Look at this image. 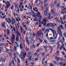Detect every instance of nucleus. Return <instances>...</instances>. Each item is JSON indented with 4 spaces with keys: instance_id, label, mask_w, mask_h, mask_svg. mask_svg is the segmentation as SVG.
<instances>
[{
    "instance_id": "9b49d317",
    "label": "nucleus",
    "mask_w": 66,
    "mask_h": 66,
    "mask_svg": "<svg viewBox=\"0 0 66 66\" xmlns=\"http://www.w3.org/2000/svg\"><path fill=\"white\" fill-rule=\"evenodd\" d=\"M38 55H39V54L36 52L34 54V56H36L37 57V59H39V56L38 57Z\"/></svg>"
},
{
    "instance_id": "20e7f679",
    "label": "nucleus",
    "mask_w": 66,
    "mask_h": 66,
    "mask_svg": "<svg viewBox=\"0 0 66 66\" xmlns=\"http://www.w3.org/2000/svg\"><path fill=\"white\" fill-rule=\"evenodd\" d=\"M47 31V32L46 33ZM49 32V30L48 29H46L44 31V34H46V37H48V33Z\"/></svg>"
},
{
    "instance_id": "aec40b11",
    "label": "nucleus",
    "mask_w": 66,
    "mask_h": 66,
    "mask_svg": "<svg viewBox=\"0 0 66 66\" xmlns=\"http://www.w3.org/2000/svg\"><path fill=\"white\" fill-rule=\"evenodd\" d=\"M20 28L21 29V33H22V31H23V28H22V27L21 26L20 27Z\"/></svg>"
},
{
    "instance_id": "f257e3e1",
    "label": "nucleus",
    "mask_w": 66,
    "mask_h": 66,
    "mask_svg": "<svg viewBox=\"0 0 66 66\" xmlns=\"http://www.w3.org/2000/svg\"><path fill=\"white\" fill-rule=\"evenodd\" d=\"M58 32L59 33V34H60L61 35V37H62V36H63V34L62 33V31H61V30L60 29V28L62 30H64V27H63V25H60L59 26H58Z\"/></svg>"
},
{
    "instance_id": "5fc2aeb1",
    "label": "nucleus",
    "mask_w": 66,
    "mask_h": 66,
    "mask_svg": "<svg viewBox=\"0 0 66 66\" xmlns=\"http://www.w3.org/2000/svg\"><path fill=\"white\" fill-rule=\"evenodd\" d=\"M4 43H3L2 44H0V46H4Z\"/></svg>"
},
{
    "instance_id": "3c124183",
    "label": "nucleus",
    "mask_w": 66,
    "mask_h": 66,
    "mask_svg": "<svg viewBox=\"0 0 66 66\" xmlns=\"http://www.w3.org/2000/svg\"><path fill=\"white\" fill-rule=\"evenodd\" d=\"M33 37L34 38V37H35V34H33Z\"/></svg>"
},
{
    "instance_id": "b1692460",
    "label": "nucleus",
    "mask_w": 66,
    "mask_h": 66,
    "mask_svg": "<svg viewBox=\"0 0 66 66\" xmlns=\"http://www.w3.org/2000/svg\"><path fill=\"white\" fill-rule=\"evenodd\" d=\"M57 6L58 7H60V3H58L57 5Z\"/></svg>"
},
{
    "instance_id": "cd10ccee",
    "label": "nucleus",
    "mask_w": 66,
    "mask_h": 66,
    "mask_svg": "<svg viewBox=\"0 0 66 66\" xmlns=\"http://www.w3.org/2000/svg\"><path fill=\"white\" fill-rule=\"evenodd\" d=\"M57 34H58V33H57L56 34H56H55V35H56V36L55 37H54V38H55V39L57 38Z\"/></svg>"
},
{
    "instance_id": "58836bf2",
    "label": "nucleus",
    "mask_w": 66,
    "mask_h": 66,
    "mask_svg": "<svg viewBox=\"0 0 66 66\" xmlns=\"http://www.w3.org/2000/svg\"><path fill=\"white\" fill-rule=\"evenodd\" d=\"M25 61H26V64L28 63V60L27 59H26L25 60Z\"/></svg>"
},
{
    "instance_id": "0e129e2a",
    "label": "nucleus",
    "mask_w": 66,
    "mask_h": 66,
    "mask_svg": "<svg viewBox=\"0 0 66 66\" xmlns=\"http://www.w3.org/2000/svg\"><path fill=\"white\" fill-rule=\"evenodd\" d=\"M40 43H43V40L42 39L40 40Z\"/></svg>"
},
{
    "instance_id": "f03ea898",
    "label": "nucleus",
    "mask_w": 66,
    "mask_h": 66,
    "mask_svg": "<svg viewBox=\"0 0 66 66\" xmlns=\"http://www.w3.org/2000/svg\"><path fill=\"white\" fill-rule=\"evenodd\" d=\"M47 18H45V19H43V21L44 22H42V23L43 25L44 26H46V24H47L46 21L47 20Z\"/></svg>"
},
{
    "instance_id": "680f3d73",
    "label": "nucleus",
    "mask_w": 66,
    "mask_h": 66,
    "mask_svg": "<svg viewBox=\"0 0 66 66\" xmlns=\"http://www.w3.org/2000/svg\"><path fill=\"white\" fill-rule=\"evenodd\" d=\"M20 5H22V4H23V2H20Z\"/></svg>"
},
{
    "instance_id": "412c9836",
    "label": "nucleus",
    "mask_w": 66,
    "mask_h": 66,
    "mask_svg": "<svg viewBox=\"0 0 66 66\" xmlns=\"http://www.w3.org/2000/svg\"><path fill=\"white\" fill-rule=\"evenodd\" d=\"M26 55H27V53L25 52L24 54H23V56L24 58H25V56H26Z\"/></svg>"
},
{
    "instance_id": "bb28decb",
    "label": "nucleus",
    "mask_w": 66,
    "mask_h": 66,
    "mask_svg": "<svg viewBox=\"0 0 66 66\" xmlns=\"http://www.w3.org/2000/svg\"><path fill=\"white\" fill-rule=\"evenodd\" d=\"M59 42H61L62 44L63 45V42L62 41V40L61 39H59Z\"/></svg>"
},
{
    "instance_id": "e433bc0d",
    "label": "nucleus",
    "mask_w": 66,
    "mask_h": 66,
    "mask_svg": "<svg viewBox=\"0 0 66 66\" xmlns=\"http://www.w3.org/2000/svg\"><path fill=\"white\" fill-rule=\"evenodd\" d=\"M43 3V2H42V1H41L40 2V3L39 4V6H40V4H42Z\"/></svg>"
},
{
    "instance_id": "4468645a",
    "label": "nucleus",
    "mask_w": 66,
    "mask_h": 66,
    "mask_svg": "<svg viewBox=\"0 0 66 66\" xmlns=\"http://www.w3.org/2000/svg\"><path fill=\"white\" fill-rule=\"evenodd\" d=\"M51 12H53V16L54 17H55V12H54V11L53 12V11L52 10Z\"/></svg>"
},
{
    "instance_id": "393cba45",
    "label": "nucleus",
    "mask_w": 66,
    "mask_h": 66,
    "mask_svg": "<svg viewBox=\"0 0 66 66\" xmlns=\"http://www.w3.org/2000/svg\"><path fill=\"white\" fill-rule=\"evenodd\" d=\"M3 50V48L1 47H0V51H2Z\"/></svg>"
},
{
    "instance_id": "4c0bfd02",
    "label": "nucleus",
    "mask_w": 66,
    "mask_h": 66,
    "mask_svg": "<svg viewBox=\"0 0 66 66\" xmlns=\"http://www.w3.org/2000/svg\"><path fill=\"white\" fill-rule=\"evenodd\" d=\"M60 44H58L57 45V49H59V48H60Z\"/></svg>"
},
{
    "instance_id": "9d476101",
    "label": "nucleus",
    "mask_w": 66,
    "mask_h": 66,
    "mask_svg": "<svg viewBox=\"0 0 66 66\" xmlns=\"http://www.w3.org/2000/svg\"><path fill=\"white\" fill-rule=\"evenodd\" d=\"M5 23L4 22H3L2 23V27H4V28H6V26H5Z\"/></svg>"
},
{
    "instance_id": "1a4fd4ad",
    "label": "nucleus",
    "mask_w": 66,
    "mask_h": 66,
    "mask_svg": "<svg viewBox=\"0 0 66 66\" xmlns=\"http://www.w3.org/2000/svg\"><path fill=\"white\" fill-rule=\"evenodd\" d=\"M14 32L15 33V34H17L16 36H19H19H21V34L19 33L18 30H16Z\"/></svg>"
},
{
    "instance_id": "338daca9",
    "label": "nucleus",
    "mask_w": 66,
    "mask_h": 66,
    "mask_svg": "<svg viewBox=\"0 0 66 66\" xmlns=\"http://www.w3.org/2000/svg\"><path fill=\"white\" fill-rule=\"evenodd\" d=\"M60 60L61 61V62H62V61H63V59L61 58H60Z\"/></svg>"
},
{
    "instance_id": "4be33fe9",
    "label": "nucleus",
    "mask_w": 66,
    "mask_h": 66,
    "mask_svg": "<svg viewBox=\"0 0 66 66\" xmlns=\"http://www.w3.org/2000/svg\"><path fill=\"white\" fill-rule=\"evenodd\" d=\"M54 63L55 64H57L58 65L59 64V62H56L55 61H54Z\"/></svg>"
},
{
    "instance_id": "dca6fc26",
    "label": "nucleus",
    "mask_w": 66,
    "mask_h": 66,
    "mask_svg": "<svg viewBox=\"0 0 66 66\" xmlns=\"http://www.w3.org/2000/svg\"><path fill=\"white\" fill-rule=\"evenodd\" d=\"M7 35H10V31L8 29H7Z\"/></svg>"
},
{
    "instance_id": "de8ad7c7",
    "label": "nucleus",
    "mask_w": 66,
    "mask_h": 66,
    "mask_svg": "<svg viewBox=\"0 0 66 66\" xmlns=\"http://www.w3.org/2000/svg\"><path fill=\"white\" fill-rule=\"evenodd\" d=\"M51 16H48L47 17V18L48 19H51Z\"/></svg>"
},
{
    "instance_id": "6ab92c4d",
    "label": "nucleus",
    "mask_w": 66,
    "mask_h": 66,
    "mask_svg": "<svg viewBox=\"0 0 66 66\" xmlns=\"http://www.w3.org/2000/svg\"><path fill=\"white\" fill-rule=\"evenodd\" d=\"M55 59L56 60V61H59V60H60V59H59V57L57 56H56L55 57Z\"/></svg>"
},
{
    "instance_id": "5701e85b",
    "label": "nucleus",
    "mask_w": 66,
    "mask_h": 66,
    "mask_svg": "<svg viewBox=\"0 0 66 66\" xmlns=\"http://www.w3.org/2000/svg\"><path fill=\"white\" fill-rule=\"evenodd\" d=\"M12 64L14 66H15V63H14V60H12Z\"/></svg>"
},
{
    "instance_id": "a211bd4d",
    "label": "nucleus",
    "mask_w": 66,
    "mask_h": 66,
    "mask_svg": "<svg viewBox=\"0 0 66 66\" xmlns=\"http://www.w3.org/2000/svg\"><path fill=\"white\" fill-rule=\"evenodd\" d=\"M37 36L36 37V38L37 40H38V36H39V33H37Z\"/></svg>"
},
{
    "instance_id": "f8f14e48",
    "label": "nucleus",
    "mask_w": 66,
    "mask_h": 66,
    "mask_svg": "<svg viewBox=\"0 0 66 66\" xmlns=\"http://www.w3.org/2000/svg\"><path fill=\"white\" fill-rule=\"evenodd\" d=\"M19 39V36H17L16 37V42H18Z\"/></svg>"
},
{
    "instance_id": "6e6552de",
    "label": "nucleus",
    "mask_w": 66,
    "mask_h": 66,
    "mask_svg": "<svg viewBox=\"0 0 66 66\" xmlns=\"http://www.w3.org/2000/svg\"><path fill=\"white\" fill-rule=\"evenodd\" d=\"M12 43L13 44H14V40L15 39V35L14 34L12 35V37L11 38Z\"/></svg>"
},
{
    "instance_id": "72a5a7b5",
    "label": "nucleus",
    "mask_w": 66,
    "mask_h": 66,
    "mask_svg": "<svg viewBox=\"0 0 66 66\" xmlns=\"http://www.w3.org/2000/svg\"><path fill=\"white\" fill-rule=\"evenodd\" d=\"M14 6L12 5L11 6V10H13V9H14Z\"/></svg>"
},
{
    "instance_id": "37998d69",
    "label": "nucleus",
    "mask_w": 66,
    "mask_h": 66,
    "mask_svg": "<svg viewBox=\"0 0 66 66\" xmlns=\"http://www.w3.org/2000/svg\"><path fill=\"white\" fill-rule=\"evenodd\" d=\"M51 26L52 27H54V24L53 23H52Z\"/></svg>"
},
{
    "instance_id": "a878e982",
    "label": "nucleus",
    "mask_w": 66,
    "mask_h": 66,
    "mask_svg": "<svg viewBox=\"0 0 66 66\" xmlns=\"http://www.w3.org/2000/svg\"><path fill=\"white\" fill-rule=\"evenodd\" d=\"M63 36L64 37H66V33L65 32H64L63 33Z\"/></svg>"
},
{
    "instance_id": "c03bdc74",
    "label": "nucleus",
    "mask_w": 66,
    "mask_h": 66,
    "mask_svg": "<svg viewBox=\"0 0 66 66\" xmlns=\"http://www.w3.org/2000/svg\"><path fill=\"white\" fill-rule=\"evenodd\" d=\"M42 15H40L39 20H40L42 19Z\"/></svg>"
},
{
    "instance_id": "13d9d810",
    "label": "nucleus",
    "mask_w": 66,
    "mask_h": 66,
    "mask_svg": "<svg viewBox=\"0 0 66 66\" xmlns=\"http://www.w3.org/2000/svg\"><path fill=\"white\" fill-rule=\"evenodd\" d=\"M5 20H6V21H7V22H9V21L8 20L7 18H5Z\"/></svg>"
},
{
    "instance_id": "603ef678",
    "label": "nucleus",
    "mask_w": 66,
    "mask_h": 66,
    "mask_svg": "<svg viewBox=\"0 0 66 66\" xmlns=\"http://www.w3.org/2000/svg\"><path fill=\"white\" fill-rule=\"evenodd\" d=\"M48 3H47L46 4H45L44 5V6L45 7V6H48Z\"/></svg>"
},
{
    "instance_id": "bf43d9fd",
    "label": "nucleus",
    "mask_w": 66,
    "mask_h": 66,
    "mask_svg": "<svg viewBox=\"0 0 66 66\" xmlns=\"http://www.w3.org/2000/svg\"><path fill=\"white\" fill-rule=\"evenodd\" d=\"M43 47H44V48H48V47L47 46H43Z\"/></svg>"
},
{
    "instance_id": "e2e57ef3",
    "label": "nucleus",
    "mask_w": 66,
    "mask_h": 66,
    "mask_svg": "<svg viewBox=\"0 0 66 66\" xmlns=\"http://www.w3.org/2000/svg\"><path fill=\"white\" fill-rule=\"evenodd\" d=\"M13 30L14 31V32H15V31H16L15 30V27H13Z\"/></svg>"
},
{
    "instance_id": "0eeeda50",
    "label": "nucleus",
    "mask_w": 66,
    "mask_h": 66,
    "mask_svg": "<svg viewBox=\"0 0 66 66\" xmlns=\"http://www.w3.org/2000/svg\"><path fill=\"white\" fill-rule=\"evenodd\" d=\"M48 10V7H46V10L44 11V13L45 14L44 15L46 16H48V14L47 13V12Z\"/></svg>"
},
{
    "instance_id": "774afa93",
    "label": "nucleus",
    "mask_w": 66,
    "mask_h": 66,
    "mask_svg": "<svg viewBox=\"0 0 66 66\" xmlns=\"http://www.w3.org/2000/svg\"><path fill=\"white\" fill-rule=\"evenodd\" d=\"M54 6V5H53V4H51V5H50V6L51 7H52V6Z\"/></svg>"
},
{
    "instance_id": "ddd939ff",
    "label": "nucleus",
    "mask_w": 66,
    "mask_h": 66,
    "mask_svg": "<svg viewBox=\"0 0 66 66\" xmlns=\"http://www.w3.org/2000/svg\"><path fill=\"white\" fill-rule=\"evenodd\" d=\"M12 24H14V23H15V19H13V18H12Z\"/></svg>"
},
{
    "instance_id": "8fccbe9b",
    "label": "nucleus",
    "mask_w": 66,
    "mask_h": 66,
    "mask_svg": "<svg viewBox=\"0 0 66 66\" xmlns=\"http://www.w3.org/2000/svg\"><path fill=\"white\" fill-rule=\"evenodd\" d=\"M32 46L34 48H35V45L32 44Z\"/></svg>"
},
{
    "instance_id": "a19ab883",
    "label": "nucleus",
    "mask_w": 66,
    "mask_h": 66,
    "mask_svg": "<svg viewBox=\"0 0 66 66\" xmlns=\"http://www.w3.org/2000/svg\"><path fill=\"white\" fill-rule=\"evenodd\" d=\"M14 5L16 7H17V6L18 5V4L16 3H15L14 4Z\"/></svg>"
},
{
    "instance_id": "c756f323",
    "label": "nucleus",
    "mask_w": 66,
    "mask_h": 66,
    "mask_svg": "<svg viewBox=\"0 0 66 66\" xmlns=\"http://www.w3.org/2000/svg\"><path fill=\"white\" fill-rule=\"evenodd\" d=\"M9 53L10 54V57H12V53L11 52H10Z\"/></svg>"
},
{
    "instance_id": "864d4df0",
    "label": "nucleus",
    "mask_w": 66,
    "mask_h": 66,
    "mask_svg": "<svg viewBox=\"0 0 66 66\" xmlns=\"http://www.w3.org/2000/svg\"><path fill=\"white\" fill-rule=\"evenodd\" d=\"M47 27H49V26H50V25L49 23H48L47 24Z\"/></svg>"
},
{
    "instance_id": "7ed1b4c3",
    "label": "nucleus",
    "mask_w": 66,
    "mask_h": 66,
    "mask_svg": "<svg viewBox=\"0 0 66 66\" xmlns=\"http://www.w3.org/2000/svg\"><path fill=\"white\" fill-rule=\"evenodd\" d=\"M5 4H6L5 7V9H8L9 7L10 6V2L8 1H7L5 3Z\"/></svg>"
},
{
    "instance_id": "79ce46f5",
    "label": "nucleus",
    "mask_w": 66,
    "mask_h": 66,
    "mask_svg": "<svg viewBox=\"0 0 66 66\" xmlns=\"http://www.w3.org/2000/svg\"><path fill=\"white\" fill-rule=\"evenodd\" d=\"M12 20H9V22H8V23L10 24V23H11V22H12Z\"/></svg>"
},
{
    "instance_id": "423d86ee",
    "label": "nucleus",
    "mask_w": 66,
    "mask_h": 66,
    "mask_svg": "<svg viewBox=\"0 0 66 66\" xmlns=\"http://www.w3.org/2000/svg\"><path fill=\"white\" fill-rule=\"evenodd\" d=\"M49 30L52 31V33L53 34V37H54V35H55V34H56V31H55V30H53V29H50Z\"/></svg>"
},
{
    "instance_id": "09e8293b",
    "label": "nucleus",
    "mask_w": 66,
    "mask_h": 66,
    "mask_svg": "<svg viewBox=\"0 0 66 66\" xmlns=\"http://www.w3.org/2000/svg\"><path fill=\"white\" fill-rule=\"evenodd\" d=\"M22 56H23V55L22 54H20L19 55V57L20 58H21Z\"/></svg>"
},
{
    "instance_id": "2f4dec72",
    "label": "nucleus",
    "mask_w": 66,
    "mask_h": 66,
    "mask_svg": "<svg viewBox=\"0 0 66 66\" xmlns=\"http://www.w3.org/2000/svg\"><path fill=\"white\" fill-rule=\"evenodd\" d=\"M6 60V58L5 57L4 59L2 60V61L3 62H5V60Z\"/></svg>"
},
{
    "instance_id": "473e14b6",
    "label": "nucleus",
    "mask_w": 66,
    "mask_h": 66,
    "mask_svg": "<svg viewBox=\"0 0 66 66\" xmlns=\"http://www.w3.org/2000/svg\"><path fill=\"white\" fill-rule=\"evenodd\" d=\"M12 63L11 62H10L9 63V66H12Z\"/></svg>"
},
{
    "instance_id": "f3484780",
    "label": "nucleus",
    "mask_w": 66,
    "mask_h": 66,
    "mask_svg": "<svg viewBox=\"0 0 66 66\" xmlns=\"http://www.w3.org/2000/svg\"><path fill=\"white\" fill-rule=\"evenodd\" d=\"M39 24H38V27H41L42 26V24H40V20H39Z\"/></svg>"
},
{
    "instance_id": "c85d7f7f",
    "label": "nucleus",
    "mask_w": 66,
    "mask_h": 66,
    "mask_svg": "<svg viewBox=\"0 0 66 66\" xmlns=\"http://www.w3.org/2000/svg\"><path fill=\"white\" fill-rule=\"evenodd\" d=\"M17 60H18V61L19 63H20V59H19V57H18Z\"/></svg>"
},
{
    "instance_id": "6e6d98bb",
    "label": "nucleus",
    "mask_w": 66,
    "mask_h": 66,
    "mask_svg": "<svg viewBox=\"0 0 66 66\" xmlns=\"http://www.w3.org/2000/svg\"><path fill=\"white\" fill-rule=\"evenodd\" d=\"M50 66H54V65L52 63H50Z\"/></svg>"
},
{
    "instance_id": "ea45409f",
    "label": "nucleus",
    "mask_w": 66,
    "mask_h": 66,
    "mask_svg": "<svg viewBox=\"0 0 66 66\" xmlns=\"http://www.w3.org/2000/svg\"><path fill=\"white\" fill-rule=\"evenodd\" d=\"M32 58V56H30V57L29 58L28 60L29 61H30L31 60V58Z\"/></svg>"
},
{
    "instance_id": "2eb2a0df",
    "label": "nucleus",
    "mask_w": 66,
    "mask_h": 66,
    "mask_svg": "<svg viewBox=\"0 0 66 66\" xmlns=\"http://www.w3.org/2000/svg\"><path fill=\"white\" fill-rule=\"evenodd\" d=\"M19 46L20 47V49H21L23 48V44L22 43Z\"/></svg>"
},
{
    "instance_id": "7c9ffc66",
    "label": "nucleus",
    "mask_w": 66,
    "mask_h": 66,
    "mask_svg": "<svg viewBox=\"0 0 66 66\" xmlns=\"http://www.w3.org/2000/svg\"><path fill=\"white\" fill-rule=\"evenodd\" d=\"M61 37H62V39H63V42H65V38H64V36H63Z\"/></svg>"
},
{
    "instance_id": "c9c22d12",
    "label": "nucleus",
    "mask_w": 66,
    "mask_h": 66,
    "mask_svg": "<svg viewBox=\"0 0 66 66\" xmlns=\"http://www.w3.org/2000/svg\"><path fill=\"white\" fill-rule=\"evenodd\" d=\"M62 18H60V20H61V23H62V24H64V23H63V21H62Z\"/></svg>"
},
{
    "instance_id": "4d7b16f0",
    "label": "nucleus",
    "mask_w": 66,
    "mask_h": 66,
    "mask_svg": "<svg viewBox=\"0 0 66 66\" xmlns=\"http://www.w3.org/2000/svg\"><path fill=\"white\" fill-rule=\"evenodd\" d=\"M37 13L38 14V15H40V13H39V12H37Z\"/></svg>"
},
{
    "instance_id": "f704fd0d",
    "label": "nucleus",
    "mask_w": 66,
    "mask_h": 66,
    "mask_svg": "<svg viewBox=\"0 0 66 66\" xmlns=\"http://www.w3.org/2000/svg\"><path fill=\"white\" fill-rule=\"evenodd\" d=\"M66 19V15H65L64 17L63 18V20H65Z\"/></svg>"
},
{
    "instance_id": "69168bd1",
    "label": "nucleus",
    "mask_w": 66,
    "mask_h": 66,
    "mask_svg": "<svg viewBox=\"0 0 66 66\" xmlns=\"http://www.w3.org/2000/svg\"><path fill=\"white\" fill-rule=\"evenodd\" d=\"M65 50V51L66 52V50L65 47L63 48V50Z\"/></svg>"
},
{
    "instance_id": "a18cd8bd",
    "label": "nucleus",
    "mask_w": 66,
    "mask_h": 66,
    "mask_svg": "<svg viewBox=\"0 0 66 66\" xmlns=\"http://www.w3.org/2000/svg\"><path fill=\"white\" fill-rule=\"evenodd\" d=\"M26 41L28 42L29 40H28V37H26Z\"/></svg>"
},
{
    "instance_id": "49530a36",
    "label": "nucleus",
    "mask_w": 66,
    "mask_h": 66,
    "mask_svg": "<svg viewBox=\"0 0 66 66\" xmlns=\"http://www.w3.org/2000/svg\"><path fill=\"white\" fill-rule=\"evenodd\" d=\"M63 64H64V63H63L62 62H61L59 64L60 65H63Z\"/></svg>"
},
{
    "instance_id": "052dcab7",
    "label": "nucleus",
    "mask_w": 66,
    "mask_h": 66,
    "mask_svg": "<svg viewBox=\"0 0 66 66\" xmlns=\"http://www.w3.org/2000/svg\"><path fill=\"white\" fill-rule=\"evenodd\" d=\"M40 45V43H39V44H37V47H38L39 46V45Z\"/></svg>"
},
{
    "instance_id": "39448f33",
    "label": "nucleus",
    "mask_w": 66,
    "mask_h": 66,
    "mask_svg": "<svg viewBox=\"0 0 66 66\" xmlns=\"http://www.w3.org/2000/svg\"><path fill=\"white\" fill-rule=\"evenodd\" d=\"M42 31L41 30H39L37 31V33H39V36L41 38H42V37H43V33H41Z\"/></svg>"
}]
</instances>
